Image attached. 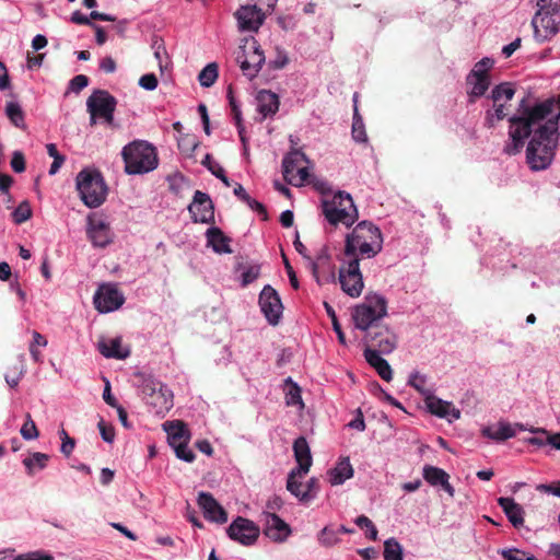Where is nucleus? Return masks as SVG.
I'll return each instance as SVG.
<instances>
[{"label":"nucleus","instance_id":"1","mask_svg":"<svg viewBox=\"0 0 560 560\" xmlns=\"http://www.w3.org/2000/svg\"><path fill=\"white\" fill-rule=\"evenodd\" d=\"M553 98L529 105L523 97L516 113L509 119L510 141L503 151L509 155L521 152L525 140L533 133L526 150V160L534 171L547 168L558 145V122L560 115H552Z\"/></svg>","mask_w":560,"mask_h":560},{"label":"nucleus","instance_id":"2","mask_svg":"<svg viewBox=\"0 0 560 560\" xmlns=\"http://www.w3.org/2000/svg\"><path fill=\"white\" fill-rule=\"evenodd\" d=\"M382 249V234L378 228L363 221L347 235L342 255L346 257H371Z\"/></svg>","mask_w":560,"mask_h":560},{"label":"nucleus","instance_id":"3","mask_svg":"<svg viewBox=\"0 0 560 560\" xmlns=\"http://www.w3.org/2000/svg\"><path fill=\"white\" fill-rule=\"evenodd\" d=\"M127 174H144L155 170L159 159L155 148L143 140H136L127 144L121 152Z\"/></svg>","mask_w":560,"mask_h":560},{"label":"nucleus","instance_id":"4","mask_svg":"<svg viewBox=\"0 0 560 560\" xmlns=\"http://www.w3.org/2000/svg\"><path fill=\"white\" fill-rule=\"evenodd\" d=\"M77 190L89 208H98L107 198L108 187L102 173L96 168H83L75 178Z\"/></svg>","mask_w":560,"mask_h":560},{"label":"nucleus","instance_id":"5","mask_svg":"<svg viewBox=\"0 0 560 560\" xmlns=\"http://www.w3.org/2000/svg\"><path fill=\"white\" fill-rule=\"evenodd\" d=\"M140 380L139 388L143 399L153 407L156 413H165L173 407V393L168 387L151 375L137 374Z\"/></svg>","mask_w":560,"mask_h":560},{"label":"nucleus","instance_id":"6","mask_svg":"<svg viewBox=\"0 0 560 560\" xmlns=\"http://www.w3.org/2000/svg\"><path fill=\"white\" fill-rule=\"evenodd\" d=\"M323 213L331 225L350 226L358 219V210L349 194L338 191L331 200L323 201Z\"/></svg>","mask_w":560,"mask_h":560},{"label":"nucleus","instance_id":"7","mask_svg":"<svg viewBox=\"0 0 560 560\" xmlns=\"http://www.w3.org/2000/svg\"><path fill=\"white\" fill-rule=\"evenodd\" d=\"M235 60L244 75L254 79L265 63V54L255 37H245L235 51Z\"/></svg>","mask_w":560,"mask_h":560},{"label":"nucleus","instance_id":"8","mask_svg":"<svg viewBox=\"0 0 560 560\" xmlns=\"http://www.w3.org/2000/svg\"><path fill=\"white\" fill-rule=\"evenodd\" d=\"M385 316V299L380 295L366 296L365 302L358 305L352 318L354 325L360 330H369Z\"/></svg>","mask_w":560,"mask_h":560},{"label":"nucleus","instance_id":"9","mask_svg":"<svg viewBox=\"0 0 560 560\" xmlns=\"http://www.w3.org/2000/svg\"><path fill=\"white\" fill-rule=\"evenodd\" d=\"M342 265L339 269L338 280L342 291L351 298H358L363 290V278L360 271L359 257L341 256Z\"/></svg>","mask_w":560,"mask_h":560},{"label":"nucleus","instance_id":"10","mask_svg":"<svg viewBox=\"0 0 560 560\" xmlns=\"http://www.w3.org/2000/svg\"><path fill=\"white\" fill-rule=\"evenodd\" d=\"M167 433V440L173 447L177 458L192 463L196 458L195 453L188 448L190 432L183 421H167L163 424Z\"/></svg>","mask_w":560,"mask_h":560},{"label":"nucleus","instance_id":"11","mask_svg":"<svg viewBox=\"0 0 560 560\" xmlns=\"http://www.w3.org/2000/svg\"><path fill=\"white\" fill-rule=\"evenodd\" d=\"M116 106L117 100L108 91L95 90L86 101L91 125H95L97 119H104L108 125H112Z\"/></svg>","mask_w":560,"mask_h":560},{"label":"nucleus","instance_id":"12","mask_svg":"<svg viewBox=\"0 0 560 560\" xmlns=\"http://www.w3.org/2000/svg\"><path fill=\"white\" fill-rule=\"evenodd\" d=\"M306 155L300 150H292L282 161L283 177L287 183L293 186H302L308 180L310 173L303 163H307Z\"/></svg>","mask_w":560,"mask_h":560},{"label":"nucleus","instance_id":"13","mask_svg":"<svg viewBox=\"0 0 560 560\" xmlns=\"http://www.w3.org/2000/svg\"><path fill=\"white\" fill-rule=\"evenodd\" d=\"M307 262L312 269L313 277L319 285L336 282L335 265L332 264L328 247L324 246L315 259L307 257Z\"/></svg>","mask_w":560,"mask_h":560},{"label":"nucleus","instance_id":"14","mask_svg":"<svg viewBox=\"0 0 560 560\" xmlns=\"http://www.w3.org/2000/svg\"><path fill=\"white\" fill-rule=\"evenodd\" d=\"M228 536L243 546L254 545L260 534L259 527L252 521L238 516L226 529Z\"/></svg>","mask_w":560,"mask_h":560},{"label":"nucleus","instance_id":"15","mask_svg":"<svg viewBox=\"0 0 560 560\" xmlns=\"http://www.w3.org/2000/svg\"><path fill=\"white\" fill-rule=\"evenodd\" d=\"M259 306L267 322L276 326L282 316L283 306L277 291L266 285L259 294Z\"/></svg>","mask_w":560,"mask_h":560},{"label":"nucleus","instance_id":"16","mask_svg":"<svg viewBox=\"0 0 560 560\" xmlns=\"http://www.w3.org/2000/svg\"><path fill=\"white\" fill-rule=\"evenodd\" d=\"M188 210L194 222L214 223V206L208 194L196 190Z\"/></svg>","mask_w":560,"mask_h":560},{"label":"nucleus","instance_id":"17","mask_svg":"<svg viewBox=\"0 0 560 560\" xmlns=\"http://www.w3.org/2000/svg\"><path fill=\"white\" fill-rule=\"evenodd\" d=\"M125 302L124 294L109 284L101 285L94 295L95 308L101 313L118 310Z\"/></svg>","mask_w":560,"mask_h":560},{"label":"nucleus","instance_id":"18","mask_svg":"<svg viewBox=\"0 0 560 560\" xmlns=\"http://www.w3.org/2000/svg\"><path fill=\"white\" fill-rule=\"evenodd\" d=\"M88 222V235L95 247L105 248L113 243L110 226L102 217L90 215Z\"/></svg>","mask_w":560,"mask_h":560},{"label":"nucleus","instance_id":"19","mask_svg":"<svg viewBox=\"0 0 560 560\" xmlns=\"http://www.w3.org/2000/svg\"><path fill=\"white\" fill-rule=\"evenodd\" d=\"M264 534L275 542H284L291 535V527L276 513H264Z\"/></svg>","mask_w":560,"mask_h":560},{"label":"nucleus","instance_id":"20","mask_svg":"<svg viewBox=\"0 0 560 560\" xmlns=\"http://www.w3.org/2000/svg\"><path fill=\"white\" fill-rule=\"evenodd\" d=\"M198 505L202 510L206 520L218 524H224L228 522L226 511L219 504L212 494L206 492L199 493Z\"/></svg>","mask_w":560,"mask_h":560},{"label":"nucleus","instance_id":"21","mask_svg":"<svg viewBox=\"0 0 560 560\" xmlns=\"http://www.w3.org/2000/svg\"><path fill=\"white\" fill-rule=\"evenodd\" d=\"M241 31L256 32L264 22V13L256 5L241 7L236 13Z\"/></svg>","mask_w":560,"mask_h":560},{"label":"nucleus","instance_id":"22","mask_svg":"<svg viewBox=\"0 0 560 560\" xmlns=\"http://www.w3.org/2000/svg\"><path fill=\"white\" fill-rule=\"evenodd\" d=\"M294 458L298 467L294 468L300 477H304L312 466L313 459L308 443L304 436L298 438L293 443Z\"/></svg>","mask_w":560,"mask_h":560},{"label":"nucleus","instance_id":"23","mask_svg":"<svg viewBox=\"0 0 560 560\" xmlns=\"http://www.w3.org/2000/svg\"><path fill=\"white\" fill-rule=\"evenodd\" d=\"M424 402L429 412L439 418L451 417L454 420H458L460 418V411L456 409L452 402L444 401L432 395H428Z\"/></svg>","mask_w":560,"mask_h":560},{"label":"nucleus","instance_id":"24","mask_svg":"<svg viewBox=\"0 0 560 560\" xmlns=\"http://www.w3.org/2000/svg\"><path fill=\"white\" fill-rule=\"evenodd\" d=\"M423 479L432 487H442V489L451 497H454V488L448 482L450 476L443 469L425 465L423 467Z\"/></svg>","mask_w":560,"mask_h":560},{"label":"nucleus","instance_id":"25","mask_svg":"<svg viewBox=\"0 0 560 560\" xmlns=\"http://www.w3.org/2000/svg\"><path fill=\"white\" fill-rule=\"evenodd\" d=\"M532 25L534 27V36L538 42L546 40L558 31L552 15H535Z\"/></svg>","mask_w":560,"mask_h":560},{"label":"nucleus","instance_id":"26","mask_svg":"<svg viewBox=\"0 0 560 560\" xmlns=\"http://www.w3.org/2000/svg\"><path fill=\"white\" fill-rule=\"evenodd\" d=\"M257 110L262 115V118L273 116L279 110V96L268 90H261L257 94Z\"/></svg>","mask_w":560,"mask_h":560},{"label":"nucleus","instance_id":"27","mask_svg":"<svg viewBox=\"0 0 560 560\" xmlns=\"http://www.w3.org/2000/svg\"><path fill=\"white\" fill-rule=\"evenodd\" d=\"M499 506L503 510L509 522L515 527L520 528L524 524L523 508L517 504L512 498H499Z\"/></svg>","mask_w":560,"mask_h":560},{"label":"nucleus","instance_id":"28","mask_svg":"<svg viewBox=\"0 0 560 560\" xmlns=\"http://www.w3.org/2000/svg\"><path fill=\"white\" fill-rule=\"evenodd\" d=\"M208 245L218 254H231L232 248L230 246V238L219 228H210L207 233Z\"/></svg>","mask_w":560,"mask_h":560},{"label":"nucleus","instance_id":"29","mask_svg":"<svg viewBox=\"0 0 560 560\" xmlns=\"http://www.w3.org/2000/svg\"><path fill=\"white\" fill-rule=\"evenodd\" d=\"M98 350L105 358H113L118 360L127 359L130 354L129 350L121 349V339L114 338L109 340H102L98 343Z\"/></svg>","mask_w":560,"mask_h":560},{"label":"nucleus","instance_id":"30","mask_svg":"<svg viewBox=\"0 0 560 560\" xmlns=\"http://www.w3.org/2000/svg\"><path fill=\"white\" fill-rule=\"evenodd\" d=\"M481 434H482V436L488 438L490 440H493L497 442H504V441L515 436V431L511 427L510 423L501 421L497 425L485 427L481 430Z\"/></svg>","mask_w":560,"mask_h":560},{"label":"nucleus","instance_id":"31","mask_svg":"<svg viewBox=\"0 0 560 560\" xmlns=\"http://www.w3.org/2000/svg\"><path fill=\"white\" fill-rule=\"evenodd\" d=\"M466 81L468 85H471V90L468 92L470 103H475L477 97L485 95L490 86L489 75H472V73H469Z\"/></svg>","mask_w":560,"mask_h":560},{"label":"nucleus","instance_id":"32","mask_svg":"<svg viewBox=\"0 0 560 560\" xmlns=\"http://www.w3.org/2000/svg\"><path fill=\"white\" fill-rule=\"evenodd\" d=\"M329 481L332 486L342 485L346 480L353 476V468L349 458L341 459L337 466L328 471Z\"/></svg>","mask_w":560,"mask_h":560},{"label":"nucleus","instance_id":"33","mask_svg":"<svg viewBox=\"0 0 560 560\" xmlns=\"http://www.w3.org/2000/svg\"><path fill=\"white\" fill-rule=\"evenodd\" d=\"M50 459V456L44 453H33L30 457H26L23 460V465L26 468V472L28 476H34L36 470H44L48 462Z\"/></svg>","mask_w":560,"mask_h":560},{"label":"nucleus","instance_id":"34","mask_svg":"<svg viewBox=\"0 0 560 560\" xmlns=\"http://www.w3.org/2000/svg\"><path fill=\"white\" fill-rule=\"evenodd\" d=\"M515 94V89L511 82H502L495 85L491 91L493 103H504L511 101Z\"/></svg>","mask_w":560,"mask_h":560},{"label":"nucleus","instance_id":"35","mask_svg":"<svg viewBox=\"0 0 560 560\" xmlns=\"http://www.w3.org/2000/svg\"><path fill=\"white\" fill-rule=\"evenodd\" d=\"M364 358L376 370L380 377L385 381V360L382 358L381 352L372 349V347H366Z\"/></svg>","mask_w":560,"mask_h":560},{"label":"nucleus","instance_id":"36","mask_svg":"<svg viewBox=\"0 0 560 560\" xmlns=\"http://www.w3.org/2000/svg\"><path fill=\"white\" fill-rule=\"evenodd\" d=\"M5 113L10 121L21 129H25V115L20 104L10 102L7 104Z\"/></svg>","mask_w":560,"mask_h":560},{"label":"nucleus","instance_id":"37","mask_svg":"<svg viewBox=\"0 0 560 560\" xmlns=\"http://www.w3.org/2000/svg\"><path fill=\"white\" fill-rule=\"evenodd\" d=\"M298 477L301 478L299 476V472L295 469L291 470V472L288 476V480H287V490L292 495L298 498L300 501L306 502L307 493H303L304 491L301 490L302 483L296 480Z\"/></svg>","mask_w":560,"mask_h":560},{"label":"nucleus","instance_id":"38","mask_svg":"<svg viewBox=\"0 0 560 560\" xmlns=\"http://www.w3.org/2000/svg\"><path fill=\"white\" fill-rule=\"evenodd\" d=\"M218 65L215 62H211L200 71L198 80L200 85L209 88L214 84V82L218 79Z\"/></svg>","mask_w":560,"mask_h":560},{"label":"nucleus","instance_id":"39","mask_svg":"<svg viewBox=\"0 0 560 560\" xmlns=\"http://www.w3.org/2000/svg\"><path fill=\"white\" fill-rule=\"evenodd\" d=\"M285 384L288 386V390L285 394L287 405L289 406H301L304 407L301 396V388L292 382V380L289 377L285 381Z\"/></svg>","mask_w":560,"mask_h":560},{"label":"nucleus","instance_id":"40","mask_svg":"<svg viewBox=\"0 0 560 560\" xmlns=\"http://www.w3.org/2000/svg\"><path fill=\"white\" fill-rule=\"evenodd\" d=\"M493 110H487L486 112V126L488 128H492L495 124V121L502 120L505 118L506 113L504 110V103H493Z\"/></svg>","mask_w":560,"mask_h":560},{"label":"nucleus","instance_id":"41","mask_svg":"<svg viewBox=\"0 0 560 560\" xmlns=\"http://www.w3.org/2000/svg\"><path fill=\"white\" fill-rule=\"evenodd\" d=\"M25 373V364L21 359L13 368L11 373L5 374V382L12 388L16 387Z\"/></svg>","mask_w":560,"mask_h":560},{"label":"nucleus","instance_id":"42","mask_svg":"<svg viewBox=\"0 0 560 560\" xmlns=\"http://www.w3.org/2000/svg\"><path fill=\"white\" fill-rule=\"evenodd\" d=\"M536 15H553L560 10V0H537Z\"/></svg>","mask_w":560,"mask_h":560},{"label":"nucleus","instance_id":"43","mask_svg":"<svg viewBox=\"0 0 560 560\" xmlns=\"http://www.w3.org/2000/svg\"><path fill=\"white\" fill-rule=\"evenodd\" d=\"M33 212L31 205L28 201H23L19 205V207L13 211L12 217L13 221L16 224H22L31 219Z\"/></svg>","mask_w":560,"mask_h":560},{"label":"nucleus","instance_id":"44","mask_svg":"<svg viewBox=\"0 0 560 560\" xmlns=\"http://www.w3.org/2000/svg\"><path fill=\"white\" fill-rule=\"evenodd\" d=\"M324 307L326 310L327 315L331 319L332 328H334L335 332L337 334L339 342L341 345H346V336L341 329V325L338 322V318H337L334 307L327 302L324 303Z\"/></svg>","mask_w":560,"mask_h":560},{"label":"nucleus","instance_id":"45","mask_svg":"<svg viewBox=\"0 0 560 560\" xmlns=\"http://www.w3.org/2000/svg\"><path fill=\"white\" fill-rule=\"evenodd\" d=\"M355 525L359 528H361L362 530H365L366 538H369L371 540L376 539L377 530L370 518H368L364 515H361V516L357 517Z\"/></svg>","mask_w":560,"mask_h":560},{"label":"nucleus","instance_id":"46","mask_svg":"<svg viewBox=\"0 0 560 560\" xmlns=\"http://www.w3.org/2000/svg\"><path fill=\"white\" fill-rule=\"evenodd\" d=\"M21 435L27 441L35 440L39 436V431L30 413H27L26 421L21 429Z\"/></svg>","mask_w":560,"mask_h":560},{"label":"nucleus","instance_id":"47","mask_svg":"<svg viewBox=\"0 0 560 560\" xmlns=\"http://www.w3.org/2000/svg\"><path fill=\"white\" fill-rule=\"evenodd\" d=\"M499 553L504 560H537L534 556H527L518 549H504Z\"/></svg>","mask_w":560,"mask_h":560},{"label":"nucleus","instance_id":"48","mask_svg":"<svg viewBox=\"0 0 560 560\" xmlns=\"http://www.w3.org/2000/svg\"><path fill=\"white\" fill-rule=\"evenodd\" d=\"M352 137L357 142H364L366 140V135H365L363 124L359 118H357V106H354Z\"/></svg>","mask_w":560,"mask_h":560},{"label":"nucleus","instance_id":"49","mask_svg":"<svg viewBox=\"0 0 560 560\" xmlns=\"http://www.w3.org/2000/svg\"><path fill=\"white\" fill-rule=\"evenodd\" d=\"M402 547L395 539H387V560H402Z\"/></svg>","mask_w":560,"mask_h":560},{"label":"nucleus","instance_id":"50","mask_svg":"<svg viewBox=\"0 0 560 560\" xmlns=\"http://www.w3.org/2000/svg\"><path fill=\"white\" fill-rule=\"evenodd\" d=\"M493 59L485 57L475 65L470 73H472V75H489L488 72L493 67Z\"/></svg>","mask_w":560,"mask_h":560},{"label":"nucleus","instance_id":"51","mask_svg":"<svg viewBox=\"0 0 560 560\" xmlns=\"http://www.w3.org/2000/svg\"><path fill=\"white\" fill-rule=\"evenodd\" d=\"M228 98L235 124L243 121L242 112L233 94L232 85L228 88Z\"/></svg>","mask_w":560,"mask_h":560},{"label":"nucleus","instance_id":"52","mask_svg":"<svg viewBox=\"0 0 560 560\" xmlns=\"http://www.w3.org/2000/svg\"><path fill=\"white\" fill-rule=\"evenodd\" d=\"M260 275V267L258 265H254L248 267L242 273V285L247 287L252 282H254Z\"/></svg>","mask_w":560,"mask_h":560},{"label":"nucleus","instance_id":"53","mask_svg":"<svg viewBox=\"0 0 560 560\" xmlns=\"http://www.w3.org/2000/svg\"><path fill=\"white\" fill-rule=\"evenodd\" d=\"M60 435H61V440H62L60 451L65 456L69 457L75 447V441H74V439L69 436V434L66 432V430H61Z\"/></svg>","mask_w":560,"mask_h":560},{"label":"nucleus","instance_id":"54","mask_svg":"<svg viewBox=\"0 0 560 560\" xmlns=\"http://www.w3.org/2000/svg\"><path fill=\"white\" fill-rule=\"evenodd\" d=\"M98 429L102 435V439L107 442L112 443L115 439V429L113 425L107 424L103 419L98 422Z\"/></svg>","mask_w":560,"mask_h":560},{"label":"nucleus","instance_id":"55","mask_svg":"<svg viewBox=\"0 0 560 560\" xmlns=\"http://www.w3.org/2000/svg\"><path fill=\"white\" fill-rule=\"evenodd\" d=\"M159 80L154 73H148L140 78L139 85L148 91H153L158 88Z\"/></svg>","mask_w":560,"mask_h":560},{"label":"nucleus","instance_id":"56","mask_svg":"<svg viewBox=\"0 0 560 560\" xmlns=\"http://www.w3.org/2000/svg\"><path fill=\"white\" fill-rule=\"evenodd\" d=\"M11 167L16 173H22V172L25 171L26 162H25V156H24L23 152L15 151L13 153V156H12V160H11Z\"/></svg>","mask_w":560,"mask_h":560},{"label":"nucleus","instance_id":"57","mask_svg":"<svg viewBox=\"0 0 560 560\" xmlns=\"http://www.w3.org/2000/svg\"><path fill=\"white\" fill-rule=\"evenodd\" d=\"M89 85V78L84 74H78L71 79L69 88L72 92L79 93Z\"/></svg>","mask_w":560,"mask_h":560},{"label":"nucleus","instance_id":"58","mask_svg":"<svg viewBox=\"0 0 560 560\" xmlns=\"http://www.w3.org/2000/svg\"><path fill=\"white\" fill-rule=\"evenodd\" d=\"M318 540L320 541L322 545L326 546V547H330L332 545L336 544L337 541V537L335 535V533L330 529H328L327 527H325L319 537H318Z\"/></svg>","mask_w":560,"mask_h":560},{"label":"nucleus","instance_id":"59","mask_svg":"<svg viewBox=\"0 0 560 560\" xmlns=\"http://www.w3.org/2000/svg\"><path fill=\"white\" fill-rule=\"evenodd\" d=\"M427 381H425V377L423 375H420L419 373H413L411 376H410V380H409V384L416 389L418 390L419 393L421 394H424L425 390H424V385H425Z\"/></svg>","mask_w":560,"mask_h":560},{"label":"nucleus","instance_id":"60","mask_svg":"<svg viewBox=\"0 0 560 560\" xmlns=\"http://www.w3.org/2000/svg\"><path fill=\"white\" fill-rule=\"evenodd\" d=\"M13 560H55V559L51 555H48V553H45L42 551H36V552H31V553L19 556L16 558H14Z\"/></svg>","mask_w":560,"mask_h":560},{"label":"nucleus","instance_id":"61","mask_svg":"<svg viewBox=\"0 0 560 560\" xmlns=\"http://www.w3.org/2000/svg\"><path fill=\"white\" fill-rule=\"evenodd\" d=\"M252 210L256 211L264 221L268 220V212L266 207L254 198H250L246 203Z\"/></svg>","mask_w":560,"mask_h":560},{"label":"nucleus","instance_id":"62","mask_svg":"<svg viewBox=\"0 0 560 560\" xmlns=\"http://www.w3.org/2000/svg\"><path fill=\"white\" fill-rule=\"evenodd\" d=\"M201 164L206 166L212 175L215 176L218 170H224L219 163H217L210 153H207L201 161Z\"/></svg>","mask_w":560,"mask_h":560},{"label":"nucleus","instance_id":"63","mask_svg":"<svg viewBox=\"0 0 560 560\" xmlns=\"http://www.w3.org/2000/svg\"><path fill=\"white\" fill-rule=\"evenodd\" d=\"M283 506V501L279 495L271 497L266 504L267 511L265 513H276Z\"/></svg>","mask_w":560,"mask_h":560},{"label":"nucleus","instance_id":"64","mask_svg":"<svg viewBox=\"0 0 560 560\" xmlns=\"http://www.w3.org/2000/svg\"><path fill=\"white\" fill-rule=\"evenodd\" d=\"M289 62V58L284 51L278 50V56L276 59L269 62L270 68L272 69H282Z\"/></svg>","mask_w":560,"mask_h":560}]
</instances>
